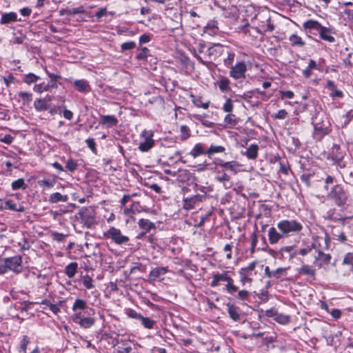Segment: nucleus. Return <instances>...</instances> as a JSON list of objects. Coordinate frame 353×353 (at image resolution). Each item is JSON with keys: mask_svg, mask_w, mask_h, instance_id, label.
I'll use <instances>...</instances> for the list:
<instances>
[{"mask_svg": "<svg viewBox=\"0 0 353 353\" xmlns=\"http://www.w3.org/2000/svg\"><path fill=\"white\" fill-rule=\"evenodd\" d=\"M276 227L277 229L272 226L268 230V241L271 245L299 234L303 228L302 223L296 219H283L277 223Z\"/></svg>", "mask_w": 353, "mask_h": 353, "instance_id": "nucleus-1", "label": "nucleus"}, {"mask_svg": "<svg viewBox=\"0 0 353 353\" xmlns=\"http://www.w3.org/2000/svg\"><path fill=\"white\" fill-rule=\"evenodd\" d=\"M312 123L314 127L312 136L316 141H321L332 131L330 118L325 114H316L315 116L312 117Z\"/></svg>", "mask_w": 353, "mask_h": 353, "instance_id": "nucleus-2", "label": "nucleus"}, {"mask_svg": "<svg viewBox=\"0 0 353 353\" xmlns=\"http://www.w3.org/2000/svg\"><path fill=\"white\" fill-rule=\"evenodd\" d=\"M328 200L332 201L339 207L343 206L348 201L350 194L341 184L333 185L327 194Z\"/></svg>", "mask_w": 353, "mask_h": 353, "instance_id": "nucleus-3", "label": "nucleus"}, {"mask_svg": "<svg viewBox=\"0 0 353 353\" xmlns=\"http://www.w3.org/2000/svg\"><path fill=\"white\" fill-rule=\"evenodd\" d=\"M194 46L189 48V50L192 54L203 65L208 66L209 64L208 60V46L206 43L203 40H199L194 43Z\"/></svg>", "mask_w": 353, "mask_h": 353, "instance_id": "nucleus-4", "label": "nucleus"}, {"mask_svg": "<svg viewBox=\"0 0 353 353\" xmlns=\"http://www.w3.org/2000/svg\"><path fill=\"white\" fill-rule=\"evenodd\" d=\"M345 154V152L338 144H334L329 153L330 158L334 161V164L340 168H344L346 167V163L343 161Z\"/></svg>", "mask_w": 353, "mask_h": 353, "instance_id": "nucleus-5", "label": "nucleus"}, {"mask_svg": "<svg viewBox=\"0 0 353 353\" xmlns=\"http://www.w3.org/2000/svg\"><path fill=\"white\" fill-rule=\"evenodd\" d=\"M104 236L106 239H110L117 245L125 244L129 241V237L123 235L121 231L114 227H110L108 231L105 232Z\"/></svg>", "mask_w": 353, "mask_h": 353, "instance_id": "nucleus-6", "label": "nucleus"}, {"mask_svg": "<svg viewBox=\"0 0 353 353\" xmlns=\"http://www.w3.org/2000/svg\"><path fill=\"white\" fill-rule=\"evenodd\" d=\"M87 311L76 312L72 316V321L81 327L87 329L91 327L95 323V319L91 316H85Z\"/></svg>", "mask_w": 353, "mask_h": 353, "instance_id": "nucleus-7", "label": "nucleus"}, {"mask_svg": "<svg viewBox=\"0 0 353 353\" xmlns=\"http://www.w3.org/2000/svg\"><path fill=\"white\" fill-rule=\"evenodd\" d=\"M127 315L128 317L131 319L139 321L141 322V325L145 329H153L154 326L157 323V322L154 320L149 317H144L140 313L137 312V311L132 309H130L128 310Z\"/></svg>", "mask_w": 353, "mask_h": 353, "instance_id": "nucleus-8", "label": "nucleus"}, {"mask_svg": "<svg viewBox=\"0 0 353 353\" xmlns=\"http://www.w3.org/2000/svg\"><path fill=\"white\" fill-rule=\"evenodd\" d=\"M153 137V131L144 130L141 134V139H142L143 141L139 143V150L143 152L149 151L154 145V141L152 139Z\"/></svg>", "mask_w": 353, "mask_h": 353, "instance_id": "nucleus-9", "label": "nucleus"}, {"mask_svg": "<svg viewBox=\"0 0 353 353\" xmlns=\"http://www.w3.org/2000/svg\"><path fill=\"white\" fill-rule=\"evenodd\" d=\"M256 261H252L248 264V266L241 268L239 271L240 283L242 285H245L247 283L251 284L252 279L251 278L252 272L255 269L256 265Z\"/></svg>", "mask_w": 353, "mask_h": 353, "instance_id": "nucleus-10", "label": "nucleus"}, {"mask_svg": "<svg viewBox=\"0 0 353 353\" xmlns=\"http://www.w3.org/2000/svg\"><path fill=\"white\" fill-rule=\"evenodd\" d=\"M323 27L319 21L313 19H309L303 23V29L309 37L311 35L319 36Z\"/></svg>", "mask_w": 353, "mask_h": 353, "instance_id": "nucleus-11", "label": "nucleus"}, {"mask_svg": "<svg viewBox=\"0 0 353 353\" xmlns=\"http://www.w3.org/2000/svg\"><path fill=\"white\" fill-rule=\"evenodd\" d=\"M214 163L219 166L224 170L229 171L232 174H236L239 172L241 164L236 161H224L221 159L216 158L214 160Z\"/></svg>", "mask_w": 353, "mask_h": 353, "instance_id": "nucleus-12", "label": "nucleus"}, {"mask_svg": "<svg viewBox=\"0 0 353 353\" xmlns=\"http://www.w3.org/2000/svg\"><path fill=\"white\" fill-rule=\"evenodd\" d=\"M246 71L247 67L245 62L239 61L231 67L230 76L234 79L245 78Z\"/></svg>", "mask_w": 353, "mask_h": 353, "instance_id": "nucleus-13", "label": "nucleus"}, {"mask_svg": "<svg viewBox=\"0 0 353 353\" xmlns=\"http://www.w3.org/2000/svg\"><path fill=\"white\" fill-rule=\"evenodd\" d=\"M205 199L204 195L196 194L190 197L184 198L183 200V208L187 210H192Z\"/></svg>", "mask_w": 353, "mask_h": 353, "instance_id": "nucleus-14", "label": "nucleus"}, {"mask_svg": "<svg viewBox=\"0 0 353 353\" xmlns=\"http://www.w3.org/2000/svg\"><path fill=\"white\" fill-rule=\"evenodd\" d=\"M138 225L143 230L137 235V238L139 239H143L148 232L152 230H155L156 228L154 223L145 219H139L138 221Z\"/></svg>", "mask_w": 353, "mask_h": 353, "instance_id": "nucleus-15", "label": "nucleus"}, {"mask_svg": "<svg viewBox=\"0 0 353 353\" xmlns=\"http://www.w3.org/2000/svg\"><path fill=\"white\" fill-rule=\"evenodd\" d=\"M9 270L15 273L21 272L22 257L21 256H14L12 257L5 258Z\"/></svg>", "mask_w": 353, "mask_h": 353, "instance_id": "nucleus-16", "label": "nucleus"}, {"mask_svg": "<svg viewBox=\"0 0 353 353\" xmlns=\"http://www.w3.org/2000/svg\"><path fill=\"white\" fill-rule=\"evenodd\" d=\"M208 60L209 63L215 60L223 53V46L220 43H213L208 46Z\"/></svg>", "mask_w": 353, "mask_h": 353, "instance_id": "nucleus-17", "label": "nucleus"}, {"mask_svg": "<svg viewBox=\"0 0 353 353\" xmlns=\"http://www.w3.org/2000/svg\"><path fill=\"white\" fill-rule=\"evenodd\" d=\"M168 272V267H159L152 269L149 273L150 282H155L159 280L160 281L164 279V275Z\"/></svg>", "mask_w": 353, "mask_h": 353, "instance_id": "nucleus-18", "label": "nucleus"}, {"mask_svg": "<svg viewBox=\"0 0 353 353\" xmlns=\"http://www.w3.org/2000/svg\"><path fill=\"white\" fill-rule=\"evenodd\" d=\"M69 81L72 83L74 88L81 93H88L91 91V87L89 82L85 79H77L69 80Z\"/></svg>", "mask_w": 353, "mask_h": 353, "instance_id": "nucleus-19", "label": "nucleus"}, {"mask_svg": "<svg viewBox=\"0 0 353 353\" xmlns=\"http://www.w3.org/2000/svg\"><path fill=\"white\" fill-rule=\"evenodd\" d=\"M230 274L229 271L224 270L222 272H214L212 274V280L210 282V286L216 288L220 285L221 282H225Z\"/></svg>", "mask_w": 353, "mask_h": 353, "instance_id": "nucleus-20", "label": "nucleus"}, {"mask_svg": "<svg viewBox=\"0 0 353 353\" xmlns=\"http://www.w3.org/2000/svg\"><path fill=\"white\" fill-rule=\"evenodd\" d=\"M119 123L117 118L114 115H101L99 124L105 125L108 128L116 126Z\"/></svg>", "mask_w": 353, "mask_h": 353, "instance_id": "nucleus-21", "label": "nucleus"}, {"mask_svg": "<svg viewBox=\"0 0 353 353\" xmlns=\"http://www.w3.org/2000/svg\"><path fill=\"white\" fill-rule=\"evenodd\" d=\"M227 311L228 312L229 316L234 321H238L241 319L242 315V311L239 307L235 305L234 304H232L230 303H228L226 304Z\"/></svg>", "mask_w": 353, "mask_h": 353, "instance_id": "nucleus-22", "label": "nucleus"}, {"mask_svg": "<svg viewBox=\"0 0 353 353\" xmlns=\"http://www.w3.org/2000/svg\"><path fill=\"white\" fill-rule=\"evenodd\" d=\"M334 34L335 31L333 28L323 26L319 37L323 41L329 43H333L335 41V38L333 36Z\"/></svg>", "mask_w": 353, "mask_h": 353, "instance_id": "nucleus-23", "label": "nucleus"}, {"mask_svg": "<svg viewBox=\"0 0 353 353\" xmlns=\"http://www.w3.org/2000/svg\"><path fill=\"white\" fill-rule=\"evenodd\" d=\"M330 260V254L319 251L318 255L314 259V265L319 268H321L324 264H329Z\"/></svg>", "mask_w": 353, "mask_h": 353, "instance_id": "nucleus-24", "label": "nucleus"}, {"mask_svg": "<svg viewBox=\"0 0 353 353\" xmlns=\"http://www.w3.org/2000/svg\"><path fill=\"white\" fill-rule=\"evenodd\" d=\"M216 176L215 180L219 183H222L225 188H230L231 185H228L230 180V176L224 170H215Z\"/></svg>", "mask_w": 353, "mask_h": 353, "instance_id": "nucleus-25", "label": "nucleus"}, {"mask_svg": "<svg viewBox=\"0 0 353 353\" xmlns=\"http://www.w3.org/2000/svg\"><path fill=\"white\" fill-rule=\"evenodd\" d=\"M15 21H21V19L17 18V14L16 12H4L1 14L0 23L1 24H6L11 22Z\"/></svg>", "mask_w": 353, "mask_h": 353, "instance_id": "nucleus-26", "label": "nucleus"}, {"mask_svg": "<svg viewBox=\"0 0 353 353\" xmlns=\"http://www.w3.org/2000/svg\"><path fill=\"white\" fill-rule=\"evenodd\" d=\"M259 146L257 144H251L246 150L245 152H241L246 156L248 159H256L258 157Z\"/></svg>", "mask_w": 353, "mask_h": 353, "instance_id": "nucleus-27", "label": "nucleus"}, {"mask_svg": "<svg viewBox=\"0 0 353 353\" xmlns=\"http://www.w3.org/2000/svg\"><path fill=\"white\" fill-rule=\"evenodd\" d=\"M79 214L81 222H83L87 228H90L95 223V219L92 215L81 211L79 212Z\"/></svg>", "mask_w": 353, "mask_h": 353, "instance_id": "nucleus-28", "label": "nucleus"}, {"mask_svg": "<svg viewBox=\"0 0 353 353\" xmlns=\"http://www.w3.org/2000/svg\"><path fill=\"white\" fill-rule=\"evenodd\" d=\"M4 208L10 210H12L14 212H23L25 211L24 206L21 203H17L14 202L12 200H7L5 202Z\"/></svg>", "mask_w": 353, "mask_h": 353, "instance_id": "nucleus-29", "label": "nucleus"}, {"mask_svg": "<svg viewBox=\"0 0 353 353\" xmlns=\"http://www.w3.org/2000/svg\"><path fill=\"white\" fill-rule=\"evenodd\" d=\"M189 154L194 159H196L200 155L206 154V150H205L204 145L201 143L195 144L189 152Z\"/></svg>", "mask_w": 353, "mask_h": 353, "instance_id": "nucleus-30", "label": "nucleus"}, {"mask_svg": "<svg viewBox=\"0 0 353 353\" xmlns=\"http://www.w3.org/2000/svg\"><path fill=\"white\" fill-rule=\"evenodd\" d=\"M69 197L67 194H63L60 192H54L50 195L48 201L50 203H57L59 202H67Z\"/></svg>", "mask_w": 353, "mask_h": 353, "instance_id": "nucleus-31", "label": "nucleus"}, {"mask_svg": "<svg viewBox=\"0 0 353 353\" xmlns=\"http://www.w3.org/2000/svg\"><path fill=\"white\" fill-rule=\"evenodd\" d=\"M219 32L218 23L216 21L212 20L208 22L205 26V32L214 36L216 35Z\"/></svg>", "mask_w": 353, "mask_h": 353, "instance_id": "nucleus-32", "label": "nucleus"}, {"mask_svg": "<svg viewBox=\"0 0 353 353\" xmlns=\"http://www.w3.org/2000/svg\"><path fill=\"white\" fill-rule=\"evenodd\" d=\"M88 307L87 305V303L85 300L81 299H77L72 307V310L76 312H79V310H88ZM90 311H93L91 308H89Z\"/></svg>", "mask_w": 353, "mask_h": 353, "instance_id": "nucleus-33", "label": "nucleus"}, {"mask_svg": "<svg viewBox=\"0 0 353 353\" xmlns=\"http://www.w3.org/2000/svg\"><path fill=\"white\" fill-rule=\"evenodd\" d=\"M227 283L225 287V290L230 294L234 295L238 291V287L234 285V279L228 275V279L225 281Z\"/></svg>", "mask_w": 353, "mask_h": 353, "instance_id": "nucleus-34", "label": "nucleus"}, {"mask_svg": "<svg viewBox=\"0 0 353 353\" xmlns=\"http://www.w3.org/2000/svg\"><path fill=\"white\" fill-rule=\"evenodd\" d=\"M298 273L300 275H305L314 278L316 274V270L308 265H303L298 269Z\"/></svg>", "mask_w": 353, "mask_h": 353, "instance_id": "nucleus-35", "label": "nucleus"}, {"mask_svg": "<svg viewBox=\"0 0 353 353\" xmlns=\"http://www.w3.org/2000/svg\"><path fill=\"white\" fill-rule=\"evenodd\" d=\"M78 264L76 262L69 263L65 268L64 272L70 279L73 278L77 272Z\"/></svg>", "mask_w": 353, "mask_h": 353, "instance_id": "nucleus-36", "label": "nucleus"}, {"mask_svg": "<svg viewBox=\"0 0 353 353\" xmlns=\"http://www.w3.org/2000/svg\"><path fill=\"white\" fill-rule=\"evenodd\" d=\"M56 88L54 86L53 83L48 82V83H41L37 84L34 86L33 90L37 93H42L50 90L51 88Z\"/></svg>", "mask_w": 353, "mask_h": 353, "instance_id": "nucleus-37", "label": "nucleus"}, {"mask_svg": "<svg viewBox=\"0 0 353 353\" xmlns=\"http://www.w3.org/2000/svg\"><path fill=\"white\" fill-rule=\"evenodd\" d=\"M190 98L192 99V103L197 108H203V109H208L210 105V101H208L207 102L203 103L202 101V99L200 97H195L194 94H191L190 95Z\"/></svg>", "mask_w": 353, "mask_h": 353, "instance_id": "nucleus-38", "label": "nucleus"}, {"mask_svg": "<svg viewBox=\"0 0 353 353\" xmlns=\"http://www.w3.org/2000/svg\"><path fill=\"white\" fill-rule=\"evenodd\" d=\"M85 12V9L83 6H79L77 8H74L71 9L62 10L60 11V14H67L69 16H73L77 14H81Z\"/></svg>", "mask_w": 353, "mask_h": 353, "instance_id": "nucleus-39", "label": "nucleus"}, {"mask_svg": "<svg viewBox=\"0 0 353 353\" xmlns=\"http://www.w3.org/2000/svg\"><path fill=\"white\" fill-rule=\"evenodd\" d=\"M289 41L292 46L303 47L305 45L302 38L296 34H292L289 37Z\"/></svg>", "mask_w": 353, "mask_h": 353, "instance_id": "nucleus-40", "label": "nucleus"}, {"mask_svg": "<svg viewBox=\"0 0 353 353\" xmlns=\"http://www.w3.org/2000/svg\"><path fill=\"white\" fill-rule=\"evenodd\" d=\"M140 52L136 55V59L139 61L146 60L150 56V51L146 47H139L137 48Z\"/></svg>", "mask_w": 353, "mask_h": 353, "instance_id": "nucleus-41", "label": "nucleus"}, {"mask_svg": "<svg viewBox=\"0 0 353 353\" xmlns=\"http://www.w3.org/2000/svg\"><path fill=\"white\" fill-rule=\"evenodd\" d=\"M34 106L37 111H44L48 109V104L44 99H37L34 102Z\"/></svg>", "mask_w": 353, "mask_h": 353, "instance_id": "nucleus-42", "label": "nucleus"}, {"mask_svg": "<svg viewBox=\"0 0 353 353\" xmlns=\"http://www.w3.org/2000/svg\"><path fill=\"white\" fill-rule=\"evenodd\" d=\"M16 96L18 97V100L23 104L28 103L32 99V94L28 92H19Z\"/></svg>", "mask_w": 353, "mask_h": 353, "instance_id": "nucleus-43", "label": "nucleus"}, {"mask_svg": "<svg viewBox=\"0 0 353 353\" xmlns=\"http://www.w3.org/2000/svg\"><path fill=\"white\" fill-rule=\"evenodd\" d=\"M27 187L28 185L26 183L23 179H18L17 180L12 181L11 183L12 190H26Z\"/></svg>", "mask_w": 353, "mask_h": 353, "instance_id": "nucleus-44", "label": "nucleus"}, {"mask_svg": "<svg viewBox=\"0 0 353 353\" xmlns=\"http://www.w3.org/2000/svg\"><path fill=\"white\" fill-rule=\"evenodd\" d=\"M225 148L221 145H211L210 148L206 150V154L210 157L214 154L224 152Z\"/></svg>", "mask_w": 353, "mask_h": 353, "instance_id": "nucleus-45", "label": "nucleus"}, {"mask_svg": "<svg viewBox=\"0 0 353 353\" xmlns=\"http://www.w3.org/2000/svg\"><path fill=\"white\" fill-rule=\"evenodd\" d=\"M230 81L226 77H221L218 81L219 90L224 92L230 90Z\"/></svg>", "mask_w": 353, "mask_h": 353, "instance_id": "nucleus-46", "label": "nucleus"}, {"mask_svg": "<svg viewBox=\"0 0 353 353\" xmlns=\"http://www.w3.org/2000/svg\"><path fill=\"white\" fill-rule=\"evenodd\" d=\"M39 79H40V77H39L32 72L25 74L23 78V82L28 85L37 82V81H39Z\"/></svg>", "mask_w": 353, "mask_h": 353, "instance_id": "nucleus-47", "label": "nucleus"}, {"mask_svg": "<svg viewBox=\"0 0 353 353\" xmlns=\"http://www.w3.org/2000/svg\"><path fill=\"white\" fill-rule=\"evenodd\" d=\"M81 282L83 285L88 290H90L94 288L93 284V279L88 274H85L81 276Z\"/></svg>", "mask_w": 353, "mask_h": 353, "instance_id": "nucleus-48", "label": "nucleus"}, {"mask_svg": "<svg viewBox=\"0 0 353 353\" xmlns=\"http://www.w3.org/2000/svg\"><path fill=\"white\" fill-rule=\"evenodd\" d=\"M291 320L290 315L279 313L275 318V321L281 325H288Z\"/></svg>", "mask_w": 353, "mask_h": 353, "instance_id": "nucleus-49", "label": "nucleus"}, {"mask_svg": "<svg viewBox=\"0 0 353 353\" xmlns=\"http://www.w3.org/2000/svg\"><path fill=\"white\" fill-rule=\"evenodd\" d=\"M180 139L181 141H185L191 136V131L189 127L187 125H183L180 127Z\"/></svg>", "mask_w": 353, "mask_h": 353, "instance_id": "nucleus-50", "label": "nucleus"}, {"mask_svg": "<svg viewBox=\"0 0 353 353\" xmlns=\"http://www.w3.org/2000/svg\"><path fill=\"white\" fill-rule=\"evenodd\" d=\"M224 123L226 125H229L230 126L232 127L237 124L238 121L236 119V117L234 114L228 113L225 117H224Z\"/></svg>", "mask_w": 353, "mask_h": 353, "instance_id": "nucleus-51", "label": "nucleus"}, {"mask_svg": "<svg viewBox=\"0 0 353 353\" xmlns=\"http://www.w3.org/2000/svg\"><path fill=\"white\" fill-rule=\"evenodd\" d=\"M234 108L233 101L230 98H226L225 102L223 103L222 110L226 113H230Z\"/></svg>", "mask_w": 353, "mask_h": 353, "instance_id": "nucleus-52", "label": "nucleus"}, {"mask_svg": "<svg viewBox=\"0 0 353 353\" xmlns=\"http://www.w3.org/2000/svg\"><path fill=\"white\" fill-rule=\"evenodd\" d=\"M77 167H78V164L77 163V161L72 159H68L66 161V165H65V168L71 172H74L77 169Z\"/></svg>", "mask_w": 353, "mask_h": 353, "instance_id": "nucleus-53", "label": "nucleus"}, {"mask_svg": "<svg viewBox=\"0 0 353 353\" xmlns=\"http://www.w3.org/2000/svg\"><path fill=\"white\" fill-rule=\"evenodd\" d=\"M38 183L41 187L46 190L52 188L54 185L55 184L54 181H50L48 179H42L39 181Z\"/></svg>", "mask_w": 353, "mask_h": 353, "instance_id": "nucleus-54", "label": "nucleus"}, {"mask_svg": "<svg viewBox=\"0 0 353 353\" xmlns=\"http://www.w3.org/2000/svg\"><path fill=\"white\" fill-rule=\"evenodd\" d=\"M237 294L234 296L236 299L241 300V301H246L249 298V292L246 290H241L239 291H237Z\"/></svg>", "mask_w": 353, "mask_h": 353, "instance_id": "nucleus-55", "label": "nucleus"}, {"mask_svg": "<svg viewBox=\"0 0 353 353\" xmlns=\"http://www.w3.org/2000/svg\"><path fill=\"white\" fill-rule=\"evenodd\" d=\"M193 117L195 119L200 121V123L205 127L212 128L214 125L212 122L203 119V117L200 114H194Z\"/></svg>", "mask_w": 353, "mask_h": 353, "instance_id": "nucleus-56", "label": "nucleus"}, {"mask_svg": "<svg viewBox=\"0 0 353 353\" xmlns=\"http://www.w3.org/2000/svg\"><path fill=\"white\" fill-rule=\"evenodd\" d=\"M235 54L233 52H228V57L223 60L224 65L227 67L231 66L234 62Z\"/></svg>", "mask_w": 353, "mask_h": 353, "instance_id": "nucleus-57", "label": "nucleus"}, {"mask_svg": "<svg viewBox=\"0 0 353 353\" xmlns=\"http://www.w3.org/2000/svg\"><path fill=\"white\" fill-rule=\"evenodd\" d=\"M261 27L265 32H272L275 28L274 25L271 22L270 18H268L266 24L261 26Z\"/></svg>", "mask_w": 353, "mask_h": 353, "instance_id": "nucleus-58", "label": "nucleus"}, {"mask_svg": "<svg viewBox=\"0 0 353 353\" xmlns=\"http://www.w3.org/2000/svg\"><path fill=\"white\" fill-rule=\"evenodd\" d=\"M288 270V268H279L273 270V278L278 279Z\"/></svg>", "mask_w": 353, "mask_h": 353, "instance_id": "nucleus-59", "label": "nucleus"}, {"mask_svg": "<svg viewBox=\"0 0 353 353\" xmlns=\"http://www.w3.org/2000/svg\"><path fill=\"white\" fill-rule=\"evenodd\" d=\"M136 47V43L134 41H128L123 43L121 45V49L122 51L129 50Z\"/></svg>", "mask_w": 353, "mask_h": 353, "instance_id": "nucleus-60", "label": "nucleus"}, {"mask_svg": "<svg viewBox=\"0 0 353 353\" xmlns=\"http://www.w3.org/2000/svg\"><path fill=\"white\" fill-rule=\"evenodd\" d=\"M293 250H294L293 245H288V246H284V247L281 248L280 252L281 253H283V252L289 253L290 255V258H293L294 256H296L297 254L296 252L292 253Z\"/></svg>", "mask_w": 353, "mask_h": 353, "instance_id": "nucleus-61", "label": "nucleus"}, {"mask_svg": "<svg viewBox=\"0 0 353 353\" xmlns=\"http://www.w3.org/2000/svg\"><path fill=\"white\" fill-rule=\"evenodd\" d=\"M343 263L352 265L353 269V253H347L344 256Z\"/></svg>", "mask_w": 353, "mask_h": 353, "instance_id": "nucleus-62", "label": "nucleus"}, {"mask_svg": "<svg viewBox=\"0 0 353 353\" xmlns=\"http://www.w3.org/2000/svg\"><path fill=\"white\" fill-rule=\"evenodd\" d=\"M279 93L282 99H291L294 97V92L291 90H280Z\"/></svg>", "mask_w": 353, "mask_h": 353, "instance_id": "nucleus-63", "label": "nucleus"}, {"mask_svg": "<svg viewBox=\"0 0 353 353\" xmlns=\"http://www.w3.org/2000/svg\"><path fill=\"white\" fill-rule=\"evenodd\" d=\"M6 263L5 258L0 259V274H3L9 270Z\"/></svg>", "mask_w": 353, "mask_h": 353, "instance_id": "nucleus-64", "label": "nucleus"}]
</instances>
